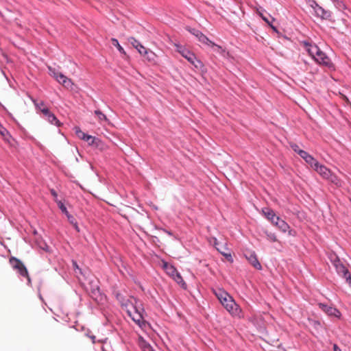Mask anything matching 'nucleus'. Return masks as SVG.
<instances>
[{"instance_id":"1","label":"nucleus","mask_w":351,"mask_h":351,"mask_svg":"<svg viewBox=\"0 0 351 351\" xmlns=\"http://www.w3.org/2000/svg\"><path fill=\"white\" fill-rule=\"evenodd\" d=\"M214 293L220 303L232 317H243L242 309L227 291L223 289H217L214 290Z\"/></svg>"},{"instance_id":"2","label":"nucleus","mask_w":351,"mask_h":351,"mask_svg":"<svg viewBox=\"0 0 351 351\" xmlns=\"http://www.w3.org/2000/svg\"><path fill=\"white\" fill-rule=\"evenodd\" d=\"M300 45L317 64L324 65L328 68L333 67V64L329 57L316 45L312 44L306 40L301 41Z\"/></svg>"},{"instance_id":"3","label":"nucleus","mask_w":351,"mask_h":351,"mask_svg":"<svg viewBox=\"0 0 351 351\" xmlns=\"http://www.w3.org/2000/svg\"><path fill=\"white\" fill-rule=\"evenodd\" d=\"M126 311L130 317L143 330H145L149 324L145 320L143 314L145 310L143 308L138 306L137 302L135 304H126Z\"/></svg>"},{"instance_id":"4","label":"nucleus","mask_w":351,"mask_h":351,"mask_svg":"<svg viewBox=\"0 0 351 351\" xmlns=\"http://www.w3.org/2000/svg\"><path fill=\"white\" fill-rule=\"evenodd\" d=\"M177 51L185 59H186L196 69L202 71L204 69V64L203 62L197 58L195 54L186 48L184 46L179 44H175Z\"/></svg>"},{"instance_id":"5","label":"nucleus","mask_w":351,"mask_h":351,"mask_svg":"<svg viewBox=\"0 0 351 351\" xmlns=\"http://www.w3.org/2000/svg\"><path fill=\"white\" fill-rule=\"evenodd\" d=\"M162 268L173 280H174L180 287L184 289H186V284L184 281L180 274L174 265L168 263L166 261H162Z\"/></svg>"},{"instance_id":"6","label":"nucleus","mask_w":351,"mask_h":351,"mask_svg":"<svg viewBox=\"0 0 351 351\" xmlns=\"http://www.w3.org/2000/svg\"><path fill=\"white\" fill-rule=\"evenodd\" d=\"M9 263L12 267L17 271V272L23 277H25L27 280V284L31 285V279L29 276L27 269L25 265L19 258L12 256L9 259Z\"/></svg>"},{"instance_id":"7","label":"nucleus","mask_w":351,"mask_h":351,"mask_svg":"<svg viewBox=\"0 0 351 351\" xmlns=\"http://www.w3.org/2000/svg\"><path fill=\"white\" fill-rule=\"evenodd\" d=\"M308 5L313 10L314 15L320 18L322 20H330L331 18V13L328 10H324L322 7L319 6L314 0H309Z\"/></svg>"},{"instance_id":"8","label":"nucleus","mask_w":351,"mask_h":351,"mask_svg":"<svg viewBox=\"0 0 351 351\" xmlns=\"http://www.w3.org/2000/svg\"><path fill=\"white\" fill-rule=\"evenodd\" d=\"M332 264L335 267L337 272L339 275H341L349 285H351V274L348 268L337 257L332 261Z\"/></svg>"},{"instance_id":"9","label":"nucleus","mask_w":351,"mask_h":351,"mask_svg":"<svg viewBox=\"0 0 351 351\" xmlns=\"http://www.w3.org/2000/svg\"><path fill=\"white\" fill-rule=\"evenodd\" d=\"M50 71V75H52L56 80L61 84L65 88H72L73 83L70 78H68L66 76L63 75L61 73L56 72L55 70H52L50 67L49 68Z\"/></svg>"},{"instance_id":"10","label":"nucleus","mask_w":351,"mask_h":351,"mask_svg":"<svg viewBox=\"0 0 351 351\" xmlns=\"http://www.w3.org/2000/svg\"><path fill=\"white\" fill-rule=\"evenodd\" d=\"M41 112L43 114L45 119L51 124L55 125L57 127L62 125L61 122L57 119L56 115L52 113L47 107H43L41 110Z\"/></svg>"},{"instance_id":"11","label":"nucleus","mask_w":351,"mask_h":351,"mask_svg":"<svg viewBox=\"0 0 351 351\" xmlns=\"http://www.w3.org/2000/svg\"><path fill=\"white\" fill-rule=\"evenodd\" d=\"M245 257L249 263L256 269L258 270L262 269V266L257 258L256 253L253 251H248L245 254Z\"/></svg>"},{"instance_id":"12","label":"nucleus","mask_w":351,"mask_h":351,"mask_svg":"<svg viewBox=\"0 0 351 351\" xmlns=\"http://www.w3.org/2000/svg\"><path fill=\"white\" fill-rule=\"evenodd\" d=\"M318 306L323 311H324L329 316H333L339 318L341 315V312L335 307L329 306L323 303H319Z\"/></svg>"},{"instance_id":"13","label":"nucleus","mask_w":351,"mask_h":351,"mask_svg":"<svg viewBox=\"0 0 351 351\" xmlns=\"http://www.w3.org/2000/svg\"><path fill=\"white\" fill-rule=\"evenodd\" d=\"M313 169L323 178L326 179L332 172L330 169L324 165H321L319 162L315 166Z\"/></svg>"},{"instance_id":"14","label":"nucleus","mask_w":351,"mask_h":351,"mask_svg":"<svg viewBox=\"0 0 351 351\" xmlns=\"http://www.w3.org/2000/svg\"><path fill=\"white\" fill-rule=\"evenodd\" d=\"M191 32L195 35L199 40V42H201L203 44L207 45H215V43L212 42L209 40V38L204 35L202 32L193 29Z\"/></svg>"},{"instance_id":"15","label":"nucleus","mask_w":351,"mask_h":351,"mask_svg":"<svg viewBox=\"0 0 351 351\" xmlns=\"http://www.w3.org/2000/svg\"><path fill=\"white\" fill-rule=\"evenodd\" d=\"M275 226L282 232H288L291 234V228L289 225L283 219L280 218L279 217L276 218V222H275Z\"/></svg>"},{"instance_id":"16","label":"nucleus","mask_w":351,"mask_h":351,"mask_svg":"<svg viewBox=\"0 0 351 351\" xmlns=\"http://www.w3.org/2000/svg\"><path fill=\"white\" fill-rule=\"evenodd\" d=\"M302 158H303L305 162L308 164L311 168H314L317 165L318 161L311 154H309L307 152L304 151L303 152H300V156Z\"/></svg>"},{"instance_id":"17","label":"nucleus","mask_w":351,"mask_h":351,"mask_svg":"<svg viewBox=\"0 0 351 351\" xmlns=\"http://www.w3.org/2000/svg\"><path fill=\"white\" fill-rule=\"evenodd\" d=\"M217 250L221 253L223 256H225L228 261L230 263L233 262L232 256L227 247V244L225 243L223 245L219 246V247H217Z\"/></svg>"},{"instance_id":"18","label":"nucleus","mask_w":351,"mask_h":351,"mask_svg":"<svg viewBox=\"0 0 351 351\" xmlns=\"http://www.w3.org/2000/svg\"><path fill=\"white\" fill-rule=\"evenodd\" d=\"M262 213L264 215V216L271 223H274V219H276V218L278 217V216L276 215L274 211L269 208H263Z\"/></svg>"},{"instance_id":"19","label":"nucleus","mask_w":351,"mask_h":351,"mask_svg":"<svg viewBox=\"0 0 351 351\" xmlns=\"http://www.w3.org/2000/svg\"><path fill=\"white\" fill-rule=\"evenodd\" d=\"M326 180H328L337 187H341L343 181L335 173L331 172Z\"/></svg>"},{"instance_id":"20","label":"nucleus","mask_w":351,"mask_h":351,"mask_svg":"<svg viewBox=\"0 0 351 351\" xmlns=\"http://www.w3.org/2000/svg\"><path fill=\"white\" fill-rule=\"evenodd\" d=\"M83 140L88 142L89 145H95L96 147L99 146L101 143L99 138L87 134Z\"/></svg>"},{"instance_id":"21","label":"nucleus","mask_w":351,"mask_h":351,"mask_svg":"<svg viewBox=\"0 0 351 351\" xmlns=\"http://www.w3.org/2000/svg\"><path fill=\"white\" fill-rule=\"evenodd\" d=\"M144 56L148 62L152 64H156L158 56L154 51L148 49L144 54Z\"/></svg>"},{"instance_id":"22","label":"nucleus","mask_w":351,"mask_h":351,"mask_svg":"<svg viewBox=\"0 0 351 351\" xmlns=\"http://www.w3.org/2000/svg\"><path fill=\"white\" fill-rule=\"evenodd\" d=\"M211 47H215V51L219 53L221 56L224 58H228L230 56V53L227 51L224 48H223L221 46L216 45H210Z\"/></svg>"},{"instance_id":"23","label":"nucleus","mask_w":351,"mask_h":351,"mask_svg":"<svg viewBox=\"0 0 351 351\" xmlns=\"http://www.w3.org/2000/svg\"><path fill=\"white\" fill-rule=\"evenodd\" d=\"M95 114L97 116L98 121L101 123L103 121H108V119L107 118L106 115L104 114L101 110H95Z\"/></svg>"},{"instance_id":"24","label":"nucleus","mask_w":351,"mask_h":351,"mask_svg":"<svg viewBox=\"0 0 351 351\" xmlns=\"http://www.w3.org/2000/svg\"><path fill=\"white\" fill-rule=\"evenodd\" d=\"M335 6L341 11L345 10L347 7L342 0H332Z\"/></svg>"},{"instance_id":"25","label":"nucleus","mask_w":351,"mask_h":351,"mask_svg":"<svg viewBox=\"0 0 351 351\" xmlns=\"http://www.w3.org/2000/svg\"><path fill=\"white\" fill-rule=\"evenodd\" d=\"M111 41H112V45L117 48L118 51L120 53H124V54L125 53L124 49L120 45L117 39L112 38L111 39Z\"/></svg>"},{"instance_id":"26","label":"nucleus","mask_w":351,"mask_h":351,"mask_svg":"<svg viewBox=\"0 0 351 351\" xmlns=\"http://www.w3.org/2000/svg\"><path fill=\"white\" fill-rule=\"evenodd\" d=\"M56 202L58 204V208L60 210L64 213V215H67L69 211L67 210L66 207L64 206V203L58 199H56Z\"/></svg>"},{"instance_id":"27","label":"nucleus","mask_w":351,"mask_h":351,"mask_svg":"<svg viewBox=\"0 0 351 351\" xmlns=\"http://www.w3.org/2000/svg\"><path fill=\"white\" fill-rule=\"evenodd\" d=\"M265 233L266 234L267 239L269 241H271V242H276V241H278L277 237L275 234V233L270 232H268V231H265Z\"/></svg>"},{"instance_id":"28","label":"nucleus","mask_w":351,"mask_h":351,"mask_svg":"<svg viewBox=\"0 0 351 351\" xmlns=\"http://www.w3.org/2000/svg\"><path fill=\"white\" fill-rule=\"evenodd\" d=\"M74 130H75V132L76 136H77L79 138H80V139H82V140H83V139L84 138V137L86 136V133H84V132H82V131L81 130V129L80 128V127H77V126L75 127V128H74Z\"/></svg>"},{"instance_id":"29","label":"nucleus","mask_w":351,"mask_h":351,"mask_svg":"<svg viewBox=\"0 0 351 351\" xmlns=\"http://www.w3.org/2000/svg\"><path fill=\"white\" fill-rule=\"evenodd\" d=\"M32 102L34 103L36 108L41 112V110L43 108V107H47L44 103V101H37L36 99H32Z\"/></svg>"},{"instance_id":"30","label":"nucleus","mask_w":351,"mask_h":351,"mask_svg":"<svg viewBox=\"0 0 351 351\" xmlns=\"http://www.w3.org/2000/svg\"><path fill=\"white\" fill-rule=\"evenodd\" d=\"M65 215L66 216L68 221L71 224L74 225L75 228L77 230V231H79L77 223L76 220L74 218V217L72 215H71L69 213H68V214Z\"/></svg>"},{"instance_id":"31","label":"nucleus","mask_w":351,"mask_h":351,"mask_svg":"<svg viewBox=\"0 0 351 351\" xmlns=\"http://www.w3.org/2000/svg\"><path fill=\"white\" fill-rule=\"evenodd\" d=\"M128 41L131 43V45L134 47V48H136L138 47V46L139 45H141V43L137 40L134 37H130L128 38Z\"/></svg>"},{"instance_id":"32","label":"nucleus","mask_w":351,"mask_h":351,"mask_svg":"<svg viewBox=\"0 0 351 351\" xmlns=\"http://www.w3.org/2000/svg\"><path fill=\"white\" fill-rule=\"evenodd\" d=\"M290 147L292 149L296 152L299 156H300V152H303L304 150L300 149L299 146L295 143H291Z\"/></svg>"},{"instance_id":"33","label":"nucleus","mask_w":351,"mask_h":351,"mask_svg":"<svg viewBox=\"0 0 351 351\" xmlns=\"http://www.w3.org/2000/svg\"><path fill=\"white\" fill-rule=\"evenodd\" d=\"M106 341H107V339H106L105 340H99L98 341L99 342H101V343H104L101 346V350L102 351H112L110 346H109L108 345L106 344Z\"/></svg>"},{"instance_id":"34","label":"nucleus","mask_w":351,"mask_h":351,"mask_svg":"<svg viewBox=\"0 0 351 351\" xmlns=\"http://www.w3.org/2000/svg\"><path fill=\"white\" fill-rule=\"evenodd\" d=\"M138 51V53L141 55V56H144V54L146 53V51L148 50L147 49H146L142 44L139 45L138 46V47L135 48Z\"/></svg>"},{"instance_id":"35","label":"nucleus","mask_w":351,"mask_h":351,"mask_svg":"<svg viewBox=\"0 0 351 351\" xmlns=\"http://www.w3.org/2000/svg\"><path fill=\"white\" fill-rule=\"evenodd\" d=\"M142 350L143 351H154L152 346L147 343H143L142 344Z\"/></svg>"},{"instance_id":"36","label":"nucleus","mask_w":351,"mask_h":351,"mask_svg":"<svg viewBox=\"0 0 351 351\" xmlns=\"http://www.w3.org/2000/svg\"><path fill=\"white\" fill-rule=\"evenodd\" d=\"M0 134L1 136H3V137H5L6 135H8L9 134V132L7 130V129H5V128H3V126L0 125Z\"/></svg>"},{"instance_id":"37","label":"nucleus","mask_w":351,"mask_h":351,"mask_svg":"<svg viewBox=\"0 0 351 351\" xmlns=\"http://www.w3.org/2000/svg\"><path fill=\"white\" fill-rule=\"evenodd\" d=\"M50 193H51V195L53 197L54 201L56 202V199H58L57 192L53 189H50Z\"/></svg>"},{"instance_id":"38","label":"nucleus","mask_w":351,"mask_h":351,"mask_svg":"<svg viewBox=\"0 0 351 351\" xmlns=\"http://www.w3.org/2000/svg\"><path fill=\"white\" fill-rule=\"evenodd\" d=\"M260 16H261V17L262 18V19H263L265 22H266L267 24H269H269L271 23L269 22V21L268 20V19H267L266 16H265L263 14L260 13Z\"/></svg>"},{"instance_id":"39","label":"nucleus","mask_w":351,"mask_h":351,"mask_svg":"<svg viewBox=\"0 0 351 351\" xmlns=\"http://www.w3.org/2000/svg\"><path fill=\"white\" fill-rule=\"evenodd\" d=\"M213 245L216 249L217 247H219V243L216 238H213Z\"/></svg>"},{"instance_id":"40","label":"nucleus","mask_w":351,"mask_h":351,"mask_svg":"<svg viewBox=\"0 0 351 351\" xmlns=\"http://www.w3.org/2000/svg\"><path fill=\"white\" fill-rule=\"evenodd\" d=\"M88 336L91 339L93 343H96V337L95 335H88Z\"/></svg>"},{"instance_id":"41","label":"nucleus","mask_w":351,"mask_h":351,"mask_svg":"<svg viewBox=\"0 0 351 351\" xmlns=\"http://www.w3.org/2000/svg\"><path fill=\"white\" fill-rule=\"evenodd\" d=\"M333 350L334 351H341L337 344L333 345Z\"/></svg>"},{"instance_id":"42","label":"nucleus","mask_w":351,"mask_h":351,"mask_svg":"<svg viewBox=\"0 0 351 351\" xmlns=\"http://www.w3.org/2000/svg\"><path fill=\"white\" fill-rule=\"evenodd\" d=\"M165 233H167L168 235L169 236H173V232H171V231H169L167 230H165V229H163L162 230Z\"/></svg>"},{"instance_id":"43","label":"nucleus","mask_w":351,"mask_h":351,"mask_svg":"<svg viewBox=\"0 0 351 351\" xmlns=\"http://www.w3.org/2000/svg\"><path fill=\"white\" fill-rule=\"evenodd\" d=\"M269 25L272 28L274 31L278 32L276 27L274 26L271 23H270Z\"/></svg>"},{"instance_id":"44","label":"nucleus","mask_w":351,"mask_h":351,"mask_svg":"<svg viewBox=\"0 0 351 351\" xmlns=\"http://www.w3.org/2000/svg\"><path fill=\"white\" fill-rule=\"evenodd\" d=\"M97 293L99 294V297H100V299H99V300H102L103 296L99 293V288H97Z\"/></svg>"},{"instance_id":"45","label":"nucleus","mask_w":351,"mask_h":351,"mask_svg":"<svg viewBox=\"0 0 351 351\" xmlns=\"http://www.w3.org/2000/svg\"><path fill=\"white\" fill-rule=\"evenodd\" d=\"M93 295H96V294H97L96 291H93Z\"/></svg>"},{"instance_id":"46","label":"nucleus","mask_w":351,"mask_h":351,"mask_svg":"<svg viewBox=\"0 0 351 351\" xmlns=\"http://www.w3.org/2000/svg\"><path fill=\"white\" fill-rule=\"evenodd\" d=\"M274 222H276V219H274ZM274 225H275V223H272Z\"/></svg>"}]
</instances>
